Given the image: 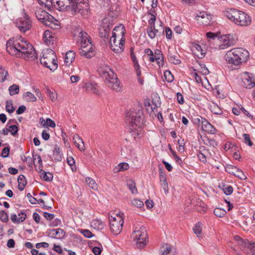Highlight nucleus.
Returning <instances> with one entry per match:
<instances>
[{
	"label": "nucleus",
	"mask_w": 255,
	"mask_h": 255,
	"mask_svg": "<svg viewBox=\"0 0 255 255\" xmlns=\"http://www.w3.org/2000/svg\"><path fill=\"white\" fill-rule=\"evenodd\" d=\"M6 49L9 54L17 57L27 58L31 60L37 58V54L32 45L25 40L19 42L9 39L6 42Z\"/></svg>",
	"instance_id": "obj_1"
},
{
	"label": "nucleus",
	"mask_w": 255,
	"mask_h": 255,
	"mask_svg": "<svg viewBox=\"0 0 255 255\" xmlns=\"http://www.w3.org/2000/svg\"><path fill=\"white\" fill-rule=\"evenodd\" d=\"M98 71L100 76L105 79V83L107 86L114 90H119L120 83L118 78L109 66L102 65L98 68Z\"/></svg>",
	"instance_id": "obj_2"
},
{
	"label": "nucleus",
	"mask_w": 255,
	"mask_h": 255,
	"mask_svg": "<svg viewBox=\"0 0 255 255\" xmlns=\"http://www.w3.org/2000/svg\"><path fill=\"white\" fill-rule=\"evenodd\" d=\"M60 0L54 4V7L60 11L71 10L75 12H80L85 10L87 6L88 0Z\"/></svg>",
	"instance_id": "obj_3"
},
{
	"label": "nucleus",
	"mask_w": 255,
	"mask_h": 255,
	"mask_svg": "<svg viewBox=\"0 0 255 255\" xmlns=\"http://www.w3.org/2000/svg\"><path fill=\"white\" fill-rule=\"evenodd\" d=\"M142 111L138 110L137 112L129 111L127 113L126 120L131 124V131L134 138L138 136L141 131V128L143 125V120L142 118Z\"/></svg>",
	"instance_id": "obj_4"
},
{
	"label": "nucleus",
	"mask_w": 255,
	"mask_h": 255,
	"mask_svg": "<svg viewBox=\"0 0 255 255\" xmlns=\"http://www.w3.org/2000/svg\"><path fill=\"white\" fill-rule=\"evenodd\" d=\"M77 31L79 32L78 36L81 40V48L79 49L80 55L87 58H91L94 55V48L92 44L91 38L87 32L81 29H78Z\"/></svg>",
	"instance_id": "obj_5"
},
{
	"label": "nucleus",
	"mask_w": 255,
	"mask_h": 255,
	"mask_svg": "<svg viewBox=\"0 0 255 255\" xmlns=\"http://www.w3.org/2000/svg\"><path fill=\"white\" fill-rule=\"evenodd\" d=\"M225 16L231 21L239 25L246 26L251 23V18L244 11L231 8L225 12Z\"/></svg>",
	"instance_id": "obj_6"
},
{
	"label": "nucleus",
	"mask_w": 255,
	"mask_h": 255,
	"mask_svg": "<svg viewBox=\"0 0 255 255\" xmlns=\"http://www.w3.org/2000/svg\"><path fill=\"white\" fill-rule=\"evenodd\" d=\"M40 62L42 65L51 71L55 70L58 67L57 56L51 49H46L43 51V56L40 57Z\"/></svg>",
	"instance_id": "obj_7"
},
{
	"label": "nucleus",
	"mask_w": 255,
	"mask_h": 255,
	"mask_svg": "<svg viewBox=\"0 0 255 255\" xmlns=\"http://www.w3.org/2000/svg\"><path fill=\"white\" fill-rule=\"evenodd\" d=\"M35 14L37 19L44 25L53 29H57L60 27L58 24V20H56L51 15L45 10L37 11Z\"/></svg>",
	"instance_id": "obj_8"
},
{
	"label": "nucleus",
	"mask_w": 255,
	"mask_h": 255,
	"mask_svg": "<svg viewBox=\"0 0 255 255\" xmlns=\"http://www.w3.org/2000/svg\"><path fill=\"white\" fill-rule=\"evenodd\" d=\"M132 237L133 241L136 242L137 247L139 249L143 248L146 245L147 239L145 227L142 226L139 230L133 231Z\"/></svg>",
	"instance_id": "obj_9"
},
{
	"label": "nucleus",
	"mask_w": 255,
	"mask_h": 255,
	"mask_svg": "<svg viewBox=\"0 0 255 255\" xmlns=\"http://www.w3.org/2000/svg\"><path fill=\"white\" fill-rule=\"evenodd\" d=\"M110 226L111 232L115 235L119 234L122 231L124 224L122 216L117 215V217L109 216Z\"/></svg>",
	"instance_id": "obj_10"
},
{
	"label": "nucleus",
	"mask_w": 255,
	"mask_h": 255,
	"mask_svg": "<svg viewBox=\"0 0 255 255\" xmlns=\"http://www.w3.org/2000/svg\"><path fill=\"white\" fill-rule=\"evenodd\" d=\"M230 57L232 56L234 58H236L238 61L242 63H245L248 59L249 53L248 50L242 48H236L228 51L227 53Z\"/></svg>",
	"instance_id": "obj_11"
},
{
	"label": "nucleus",
	"mask_w": 255,
	"mask_h": 255,
	"mask_svg": "<svg viewBox=\"0 0 255 255\" xmlns=\"http://www.w3.org/2000/svg\"><path fill=\"white\" fill-rule=\"evenodd\" d=\"M116 35L113 33V35L110 39V44L112 50L117 53H121L124 49L125 42V37L118 38L115 37Z\"/></svg>",
	"instance_id": "obj_12"
},
{
	"label": "nucleus",
	"mask_w": 255,
	"mask_h": 255,
	"mask_svg": "<svg viewBox=\"0 0 255 255\" xmlns=\"http://www.w3.org/2000/svg\"><path fill=\"white\" fill-rule=\"evenodd\" d=\"M113 26L112 21L108 18H105L102 25L99 28V35L105 41L108 40L110 29Z\"/></svg>",
	"instance_id": "obj_13"
},
{
	"label": "nucleus",
	"mask_w": 255,
	"mask_h": 255,
	"mask_svg": "<svg viewBox=\"0 0 255 255\" xmlns=\"http://www.w3.org/2000/svg\"><path fill=\"white\" fill-rule=\"evenodd\" d=\"M16 25L21 32H25L31 27V21L28 15L25 13L23 17L16 20Z\"/></svg>",
	"instance_id": "obj_14"
},
{
	"label": "nucleus",
	"mask_w": 255,
	"mask_h": 255,
	"mask_svg": "<svg viewBox=\"0 0 255 255\" xmlns=\"http://www.w3.org/2000/svg\"><path fill=\"white\" fill-rule=\"evenodd\" d=\"M241 85L247 89H252L255 87V78L253 74L245 72L241 76Z\"/></svg>",
	"instance_id": "obj_15"
},
{
	"label": "nucleus",
	"mask_w": 255,
	"mask_h": 255,
	"mask_svg": "<svg viewBox=\"0 0 255 255\" xmlns=\"http://www.w3.org/2000/svg\"><path fill=\"white\" fill-rule=\"evenodd\" d=\"M225 58L227 62V66L232 70L238 69L242 64V63L236 58H234L232 56L230 57L227 53L225 56Z\"/></svg>",
	"instance_id": "obj_16"
},
{
	"label": "nucleus",
	"mask_w": 255,
	"mask_h": 255,
	"mask_svg": "<svg viewBox=\"0 0 255 255\" xmlns=\"http://www.w3.org/2000/svg\"><path fill=\"white\" fill-rule=\"evenodd\" d=\"M148 13L151 15V17L148 21V26L146 31L148 36L151 39H153L155 38V34L153 32L152 29H154L156 17L153 14L151 13L150 12H148Z\"/></svg>",
	"instance_id": "obj_17"
},
{
	"label": "nucleus",
	"mask_w": 255,
	"mask_h": 255,
	"mask_svg": "<svg viewBox=\"0 0 255 255\" xmlns=\"http://www.w3.org/2000/svg\"><path fill=\"white\" fill-rule=\"evenodd\" d=\"M197 17L201 19H198L200 22L205 25H209L212 19V15L210 14H207L205 11L200 12L197 14Z\"/></svg>",
	"instance_id": "obj_18"
},
{
	"label": "nucleus",
	"mask_w": 255,
	"mask_h": 255,
	"mask_svg": "<svg viewBox=\"0 0 255 255\" xmlns=\"http://www.w3.org/2000/svg\"><path fill=\"white\" fill-rule=\"evenodd\" d=\"M202 129L210 134H215L217 132V129L206 119L203 120Z\"/></svg>",
	"instance_id": "obj_19"
},
{
	"label": "nucleus",
	"mask_w": 255,
	"mask_h": 255,
	"mask_svg": "<svg viewBox=\"0 0 255 255\" xmlns=\"http://www.w3.org/2000/svg\"><path fill=\"white\" fill-rule=\"evenodd\" d=\"M49 235L51 238L61 239L65 236V232L60 228L53 229L49 230Z\"/></svg>",
	"instance_id": "obj_20"
},
{
	"label": "nucleus",
	"mask_w": 255,
	"mask_h": 255,
	"mask_svg": "<svg viewBox=\"0 0 255 255\" xmlns=\"http://www.w3.org/2000/svg\"><path fill=\"white\" fill-rule=\"evenodd\" d=\"M114 33L116 35L115 37L116 38H121V37H124L125 34V26L123 24L116 26L113 30L112 34Z\"/></svg>",
	"instance_id": "obj_21"
},
{
	"label": "nucleus",
	"mask_w": 255,
	"mask_h": 255,
	"mask_svg": "<svg viewBox=\"0 0 255 255\" xmlns=\"http://www.w3.org/2000/svg\"><path fill=\"white\" fill-rule=\"evenodd\" d=\"M131 58L133 63V66L136 72V75L138 77H139L141 75V72L140 70V66L138 64V61L136 59V57L135 54L133 53L132 51V48H131Z\"/></svg>",
	"instance_id": "obj_22"
},
{
	"label": "nucleus",
	"mask_w": 255,
	"mask_h": 255,
	"mask_svg": "<svg viewBox=\"0 0 255 255\" xmlns=\"http://www.w3.org/2000/svg\"><path fill=\"white\" fill-rule=\"evenodd\" d=\"M20 215H22L21 217H19L17 218L16 214H12L10 217L11 220L12 222L14 223H19L20 222H22L24 221L26 218V214L23 211H21L20 213L18 214V216Z\"/></svg>",
	"instance_id": "obj_23"
},
{
	"label": "nucleus",
	"mask_w": 255,
	"mask_h": 255,
	"mask_svg": "<svg viewBox=\"0 0 255 255\" xmlns=\"http://www.w3.org/2000/svg\"><path fill=\"white\" fill-rule=\"evenodd\" d=\"M193 48L194 54L198 58H202L205 56V51L202 49L201 46L200 45L196 44L193 46Z\"/></svg>",
	"instance_id": "obj_24"
},
{
	"label": "nucleus",
	"mask_w": 255,
	"mask_h": 255,
	"mask_svg": "<svg viewBox=\"0 0 255 255\" xmlns=\"http://www.w3.org/2000/svg\"><path fill=\"white\" fill-rule=\"evenodd\" d=\"M18 183V188L20 191H23L27 184V181L25 177L23 174H20L17 178Z\"/></svg>",
	"instance_id": "obj_25"
},
{
	"label": "nucleus",
	"mask_w": 255,
	"mask_h": 255,
	"mask_svg": "<svg viewBox=\"0 0 255 255\" xmlns=\"http://www.w3.org/2000/svg\"><path fill=\"white\" fill-rule=\"evenodd\" d=\"M75 53L71 50L68 51L65 55L64 62L67 65L70 64L75 59Z\"/></svg>",
	"instance_id": "obj_26"
},
{
	"label": "nucleus",
	"mask_w": 255,
	"mask_h": 255,
	"mask_svg": "<svg viewBox=\"0 0 255 255\" xmlns=\"http://www.w3.org/2000/svg\"><path fill=\"white\" fill-rule=\"evenodd\" d=\"M40 122L41 125L44 127L48 128L49 127L53 128L56 126L55 122L49 118L46 119V121H45L43 118H41Z\"/></svg>",
	"instance_id": "obj_27"
},
{
	"label": "nucleus",
	"mask_w": 255,
	"mask_h": 255,
	"mask_svg": "<svg viewBox=\"0 0 255 255\" xmlns=\"http://www.w3.org/2000/svg\"><path fill=\"white\" fill-rule=\"evenodd\" d=\"M129 165L126 162H122L119 163L116 167L114 168L113 171L114 173H118L120 171H124L128 169Z\"/></svg>",
	"instance_id": "obj_28"
},
{
	"label": "nucleus",
	"mask_w": 255,
	"mask_h": 255,
	"mask_svg": "<svg viewBox=\"0 0 255 255\" xmlns=\"http://www.w3.org/2000/svg\"><path fill=\"white\" fill-rule=\"evenodd\" d=\"M52 38H53V36L51 31L49 30H45L43 35V41H44L47 44H49Z\"/></svg>",
	"instance_id": "obj_29"
},
{
	"label": "nucleus",
	"mask_w": 255,
	"mask_h": 255,
	"mask_svg": "<svg viewBox=\"0 0 255 255\" xmlns=\"http://www.w3.org/2000/svg\"><path fill=\"white\" fill-rule=\"evenodd\" d=\"M211 112L215 115H222L223 114L222 110L220 107L215 103H212L210 106Z\"/></svg>",
	"instance_id": "obj_30"
},
{
	"label": "nucleus",
	"mask_w": 255,
	"mask_h": 255,
	"mask_svg": "<svg viewBox=\"0 0 255 255\" xmlns=\"http://www.w3.org/2000/svg\"><path fill=\"white\" fill-rule=\"evenodd\" d=\"M40 172L41 173V177L46 181L49 182L52 181L53 176V174L49 172H46L42 169H40Z\"/></svg>",
	"instance_id": "obj_31"
},
{
	"label": "nucleus",
	"mask_w": 255,
	"mask_h": 255,
	"mask_svg": "<svg viewBox=\"0 0 255 255\" xmlns=\"http://www.w3.org/2000/svg\"><path fill=\"white\" fill-rule=\"evenodd\" d=\"M60 152L61 151L60 148L56 146L54 148L53 153V155L54 158V161L56 162L60 161L62 159V154H61Z\"/></svg>",
	"instance_id": "obj_32"
},
{
	"label": "nucleus",
	"mask_w": 255,
	"mask_h": 255,
	"mask_svg": "<svg viewBox=\"0 0 255 255\" xmlns=\"http://www.w3.org/2000/svg\"><path fill=\"white\" fill-rule=\"evenodd\" d=\"M168 59L171 63L177 65L181 63V60L178 58V56L171 53H169Z\"/></svg>",
	"instance_id": "obj_33"
},
{
	"label": "nucleus",
	"mask_w": 255,
	"mask_h": 255,
	"mask_svg": "<svg viewBox=\"0 0 255 255\" xmlns=\"http://www.w3.org/2000/svg\"><path fill=\"white\" fill-rule=\"evenodd\" d=\"M145 107L148 113L151 115L152 113H154V110L157 107L156 104H154L152 101V104L151 105L149 102L145 103Z\"/></svg>",
	"instance_id": "obj_34"
},
{
	"label": "nucleus",
	"mask_w": 255,
	"mask_h": 255,
	"mask_svg": "<svg viewBox=\"0 0 255 255\" xmlns=\"http://www.w3.org/2000/svg\"><path fill=\"white\" fill-rule=\"evenodd\" d=\"M154 61H156L157 64L159 67L164 65L163 56L162 53L159 54H154Z\"/></svg>",
	"instance_id": "obj_35"
},
{
	"label": "nucleus",
	"mask_w": 255,
	"mask_h": 255,
	"mask_svg": "<svg viewBox=\"0 0 255 255\" xmlns=\"http://www.w3.org/2000/svg\"><path fill=\"white\" fill-rule=\"evenodd\" d=\"M8 91L11 96L17 94L19 91V86L16 84H13L9 87Z\"/></svg>",
	"instance_id": "obj_36"
},
{
	"label": "nucleus",
	"mask_w": 255,
	"mask_h": 255,
	"mask_svg": "<svg viewBox=\"0 0 255 255\" xmlns=\"http://www.w3.org/2000/svg\"><path fill=\"white\" fill-rule=\"evenodd\" d=\"M86 182L91 188L94 190H97L98 189L97 184L95 181L92 178L87 177L86 179Z\"/></svg>",
	"instance_id": "obj_37"
},
{
	"label": "nucleus",
	"mask_w": 255,
	"mask_h": 255,
	"mask_svg": "<svg viewBox=\"0 0 255 255\" xmlns=\"http://www.w3.org/2000/svg\"><path fill=\"white\" fill-rule=\"evenodd\" d=\"M7 75L8 72L6 70H5L3 67L0 65V82H4Z\"/></svg>",
	"instance_id": "obj_38"
},
{
	"label": "nucleus",
	"mask_w": 255,
	"mask_h": 255,
	"mask_svg": "<svg viewBox=\"0 0 255 255\" xmlns=\"http://www.w3.org/2000/svg\"><path fill=\"white\" fill-rule=\"evenodd\" d=\"M127 186L131 192L132 194H134L137 193V190L135 186V183L133 181H128L127 183Z\"/></svg>",
	"instance_id": "obj_39"
},
{
	"label": "nucleus",
	"mask_w": 255,
	"mask_h": 255,
	"mask_svg": "<svg viewBox=\"0 0 255 255\" xmlns=\"http://www.w3.org/2000/svg\"><path fill=\"white\" fill-rule=\"evenodd\" d=\"M171 251V246L166 244L162 246L161 248V255H168Z\"/></svg>",
	"instance_id": "obj_40"
},
{
	"label": "nucleus",
	"mask_w": 255,
	"mask_h": 255,
	"mask_svg": "<svg viewBox=\"0 0 255 255\" xmlns=\"http://www.w3.org/2000/svg\"><path fill=\"white\" fill-rule=\"evenodd\" d=\"M221 188L223 190L224 193L226 195H230L233 192V188L232 186L231 185H226L225 184H223Z\"/></svg>",
	"instance_id": "obj_41"
},
{
	"label": "nucleus",
	"mask_w": 255,
	"mask_h": 255,
	"mask_svg": "<svg viewBox=\"0 0 255 255\" xmlns=\"http://www.w3.org/2000/svg\"><path fill=\"white\" fill-rule=\"evenodd\" d=\"M214 213L217 217L221 218L226 215V211L220 208H216L214 210Z\"/></svg>",
	"instance_id": "obj_42"
},
{
	"label": "nucleus",
	"mask_w": 255,
	"mask_h": 255,
	"mask_svg": "<svg viewBox=\"0 0 255 255\" xmlns=\"http://www.w3.org/2000/svg\"><path fill=\"white\" fill-rule=\"evenodd\" d=\"M23 96L28 101L35 102L37 100V98L34 94L29 92L25 93L23 94Z\"/></svg>",
	"instance_id": "obj_43"
},
{
	"label": "nucleus",
	"mask_w": 255,
	"mask_h": 255,
	"mask_svg": "<svg viewBox=\"0 0 255 255\" xmlns=\"http://www.w3.org/2000/svg\"><path fill=\"white\" fill-rule=\"evenodd\" d=\"M67 161L68 164L70 166L71 170L73 172H75L77 168L75 166V161L73 157L72 156L68 157L67 158Z\"/></svg>",
	"instance_id": "obj_44"
},
{
	"label": "nucleus",
	"mask_w": 255,
	"mask_h": 255,
	"mask_svg": "<svg viewBox=\"0 0 255 255\" xmlns=\"http://www.w3.org/2000/svg\"><path fill=\"white\" fill-rule=\"evenodd\" d=\"M73 140H74V143L76 144V146L81 150H83V146H81L80 145V143H82L84 144V142L81 138H80L78 135H77L75 137H74Z\"/></svg>",
	"instance_id": "obj_45"
},
{
	"label": "nucleus",
	"mask_w": 255,
	"mask_h": 255,
	"mask_svg": "<svg viewBox=\"0 0 255 255\" xmlns=\"http://www.w3.org/2000/svg\"><path fill=\"white\" fill-rule=\"evenodd\" d=\"M235 176L237 177L241 180H246L247 179V177L245 174L244 172L241 170L240 169L238 168L237 169L236 173L234 174Z\"/></svg>",
	"instance_id": "obj_46"
},
{
	"label": "nucleus",
	"mask_w": 255,
	"mask_h": 255,
	"mask_svg": "<svg viewBox=\"0 0 255 255\" xmlns=\"http://www.w3.org/2000/svg\"><path fill=\"white\" fill-rule=\"evenodd\" d=\"M39 4L41 5H44L45 7L48 9H50L52 7V3L50 0H37Z\"/></svg>",
	"instance_id": "obj_47"
},
{
	"label": "nucleus",
	"mask_w": 255,
	"mask_h": 255,
	"mask_svg": "<svg viewBox=\"0 0 255 255\" xmlns=\"http://www.w3.org/2000/svg\"><path fill=\"white\" fill-rule=\"evenodd\" d=\"M39 4L41 5H44L45 7L48 9H50L52 7V3L50 0H37Z\"/></svg>",
	"instance_id": "obj_48"
},
{
	"label": "nucleus",
	"mask_w": 255,
	"mask_h": 255,
	"mask_svg": "<svg viewBox=\"0 0 255 255\" xmlns=\"http://www.w3.org/2000/svg\"><path fill=\"white\" fill-rule=\"evenodd\" d=\"M164 77L167 82H171L174 80V77L173 75L169 70H166L164 72Z\"/></svg>",
	"instance_id": "obj_49"
},
{
	"label": "nucleus",
	"mask_w": 255,
	"mask_h": 255,
	"mask_svg": "<svg viewBox=\"0 0 255 255\" xmlns=\"http://www.w3.org/2000/svg\"><path fill=\"white\" fill-rule=\"evenodd\" d=\"M9 123L7 124V126L8 127V132H10L12 135H15L17 133L18 130V127L15 125L8 126Z\"/></svg>",
	"instance_id": "obj_50"
},
{
	"label": "nucleus",
	"mask_w": 255,
	"mask_h": 255,
	"mask_svg": "<svg viewBox=\"0 0 255 255\" xmlns=\"http://www.w3.org/2000/svg\"><path fill=\"white\" fill-rule=\"evenodd\" d=\"M159 180L161 184L167 183L166 180V175L165 173L161 169H159Z\"/></svg>",
	"instance_id": "obj_51"
},
{
	"label": "nucleus",
	"mask_w": 255,
	"mask_h": 255,
	"mask_svg": "<svg viewBox=\"0 0 255 255\" xmlns=\"http://www.w3.org/2000/svg\"><path fill=\"white\" fill-rule=\"evenodd\" d=\"M194 234L198 236L200 234L202 231L201 223L200 222L197 223L193 228Z\"/></svg>",
	"instance_id": "obj_52"
},
{
	"label": "nucleus",
	"mask_w": 255,
	"mask_h": 255,
	"mask_svg": "<svg viewBox=\"0 0 255 255\" xmlns=\"http://www.w3.org/2000/svg\"><path fill=\"white\" fill-rule=\"evenodd\" d=\"M238 168L232 165H227L225 167L226 171L230 174L234 175Z\"/></svg>",
	"instance_id": "obj_53"
},
{
	"label": "nucleus",
	"mask_w": 255,
	"mask_h": 255,
	"mask_svg": "<svg viewBox=\"0 0 255 255\" xmlns=\"http://www.w3.org/2000/svg\"><path fill=\"white\" fill-rule=\"evenodd\" d=\"M5 110L9 113H12L14 111V108L12 105V102L11 101H7L6 103L5 106Z\"/></svg>",
	"instance_id": "obj_54"
},
{
	"label": "nucleus",
	"mask_w": 255,
	"mask_h": 255,
	"mask_svg": "<svg viewBox=\"0 0 255 255\" xmlns=\"http://www.w3.org/2000/svg\"><path fill=\"white\" fill-rule=\"evenodd\" d=\"M79 231L80 233L83 234L85 237L87 238H91L94 236L92 232L88 230L79 229Z\"/></svg>",
	"instance_id": "obj_55"
},
{
	"label": "nucleus",
	"mask_w": 255,
	"mask_h": 255,
	"mask_svg": "<svg viewBox=\"0 0 255 255\" xmlns=\"http://www.w3.org/2000/svg\"><path fill=\"white\" fill-rule=\"evenodd\" d=\"M0 219L3 223H6L8 221V215L3 210L0 211Z\"/></svg>",
	"instance_id": "obj_56"
},
{
	"label": "nucleus",
	"mask_w": 255,
	"mask_h": 255,
	"mask_svg": "<svg viewBox=\"0 0 255 255\" xmlns=\"http://www.w3.org/2000/svg\"><path fill=\"white\" fill-rule=\"evenodd\" d=\"M243 136L244 139V142L250 146H252L253 143L250 139V135L247 133H244Z\"/></svg>",
	"instance_id": "obj_57"
},
{
	"label": "nucleus",
	"mask_w": 255,
	"mask_h": 255,
	"mask_svg": "<svg viewBox=\"0 0 255 255\" xmlns=\"http://www.w3.org/2000/svg\"><path fill=\"white\" fill-rule=\"evenodd\" d=\"M131 203L133 206L138 208H141L144 205L143 201L138 199H133Z\"/></svg>",
	"instance_id": "obj_58"
},
{
	"label": "nucleus",
	"mask_w": 255,
	"mask_h": 255,
	"mask_svg": "<svg viewBox=\"0 0 255 255\" xmlns=\"http://www.w3.org/2000/svg\"><path fill=\"white\" fill-rule=\"evenodd\" d=\"M205 120V118L202 117L201 116H198L197 117H195L193 119V123L195 125H202V123H203V120Z\"/></svg>",
	"instance_id": "obj_59"
},
{
	"label": "nucleus",
	"mask_w": 255,
	"mask_h": 255,
	"mask_svg": "<svg viewBox=\"0 0 255 255\" xmlns=\"http://www.w3.org/2000/svg\"><path fill=\"white\" fill-rule=\"evenodd\" d=\"M200 70H201V72L203 75H206L209 74L210 72L204 64L203 63H199Z\"/></svg>",
	"instance_id": "obj_60"
},
{
	"label": "nucleus",
	"mask_w": 255,
	"mask_h": 255,
	"mask_svg": "<svg viewBox=\"0 0 255 255\" xmlns=\"http://www.w3.org/2000/svg\"><path fill=\"white\" fill-rule=\"evenodd\" d=\"M10 147L7 146L4 147L1 152V156L4 158L7 157L9 155Z\"/></svg>",
	"instance_id": "obj_61"
},
{
	"label": "nucleus",
	"mask_w": 255,
	"mask_h": 255,
	"mask_svg": "<svg viewBox=\"0 0 255 255\" xmlns=\"http://www.w3.org/2000/svg\"><path fill=\"white\" fill-rule=\"evenodd\" d=\"M197 156L200 161L203 163L206 162V156H205V154L202 152L201 151H199L197 152Z\"/></svg>",
	"instance_id": "obj_62"
},
{
	"label": "nucleus",
	"mask_w": 255,
	"mask_h": 255,
	"mask_svg": "<svg viewBox=\"0 0 255 255\" xmlns=\"http://www.w3.org/2000/svg\"><path fill=\"white\" fill-rule=\"evenodd\" d=\"M26 196L29 199V202L32 204H35L37 203V200L36 198L33 197L30 193H28L27 194Z\"/></svg>",
	"instance_id": "obj_63"
},
{
	"label": "nucleus",
	"mask_w": 255,
	"mask_h": 255,
	"mask_svg": "<svg viewBox=\"0 0 255 255\" xmlns=\"http://www.w3.org/2000/svg\"><path fill=\"white\" fill-rule=\"evenodd\" d=\"M102 250V247L101 248L100 247H95L93 248L92 252L95 255H100Z\"/></svg>",
	"instance_id": "obj_64"
}]
</instances>
